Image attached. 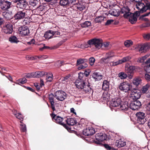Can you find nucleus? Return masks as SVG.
Masks as SVG:
<instances>
[{
	"label": "nucleus",
	"mask_w": 150,
	"mask_h": 150,
	"mask_svg": "<svg viewBox=\"0 0 150 150\" xmlns=\"http://www.w3.org/2000/svg\"><path fill=\"white\" fill-rule=\"evenodd\" d=\"M91 72V70L90 69H88L85 70L84 73L81 72H80V73H83L84 74V76L86 77L89 76Z\"/></svg>",
	"instance_id": "4d7b16f0"
},
{
	"label": "nucleus",
	"mask_w": 150,
	"mask_h": 150,
	"mask_svg": "<svg viewBox=\"0 0 150 150\" xmlns=\"http://www.w3.org/2000/svg\"><path fill=\"white\" fill-rule=\"evenodd\" d=\"M38 2V1L36 0H30L29 2V4L34 7L36 5Z\"/></svg>",
	"instance_id": "603ef678"
},
{
	"label": "nucleus",
	"mask_w": 150,
	"mask_h": 150,
	"mask_svg": "<svg viewBox=\"0 0 150 150\" xmlns=\"http://www.w3.org/2000/svg\"><path fill=\"white\" fill-rule=\"evenodd\" d=\"M109 13L112 16H116L117 15V11L115 9H112L109 11Z\"/></svg>",
	"instance_id": "6e6d98bb"
},
{
	"label": "nucleus",
	"mask_w": 150,
	"mask_h": 150,
	"mask_svg": "<svg viewBox=\"0 0 150 150\" xmlns=\"http://www.w3.org/2000/svg\"><path fill=\"white\" fill-rule=\"evenodd\" d=\"M51 32L52 34V35H53V36H54V37H57V35H60V33L59 31L58 30H51Z\"/></svg>",
	"instance_id": "09e8293b"
},
{
	"label": "nucleus",
	"mask_w": 150,
	"mask_h": 150,
	"mask_svg": "<svg viewBox=\"0 0 150 150\" xmlns=\"http://www.w3.org/2000/svg\"><path fill=\"white\" fill-rule=\"evenodd\" d=\"M142 105L141 102L137 100H133L129 104L130 108L132 110H138Z\"/></svg>",
	"instance_id": "1a4fd4ad"
},
{
	"label": "nucleus",
	"mask_w": 150,
	"mask_h": 150,
	"mask_svg": "<svg viewBox=\"0 0 150 150\" xmlns=\"http://www.w3.org/2000/svg\"><path fill=\"white\" fill-rule=\"evenodd\" d=\"M33 72H32L30 74V73L28 74L25 76V77H26V78H30L32 77L34 78V74H33Z\"/></svg>",
	"instance_id": "0e129e2a"
},
{
	"label": "nucleus",
	"mask_w": 150,
	"mask_h": 150,
	"mask_svg": "<svg viewBox=\"0 0 150 150\" xmlns=\"http://www.w3.org/2000/svg\"><path fill=\"white\" fill-rule=\"evenodd\" d=\"M95 132V129L92 127H89L83 131V134L87 136H91L94 134Z\"/></svg>",
	"instance_id": "f8f14e48"
},
{
	"label": "nucleus",
	"mask_w": 150,
	"mask_h": 150,
	"mask_svg": "<svg viewBox=\"0 0 150 150\" xmlns=\"http://www.w3.org/2000/svg\"><path fill=\"white\" fill-rule=\"evenodd\" d=\"M150 86L149 84H147L144 86L142 88V92L143 93H147L148 92V88Z\"/></svg>",
	"instance_id": "f704fd0d"
},
{
	"label": "nucleus",
	"mask_w": 150,
	"mask_h": 150,
	"mask_svg": "<svg viewBox=\"0 0 150 150\" xmlns=\"http://www.w3.org/2000/svg\"><path fill=\"white\" fill-rule=\"evenodd\" d=\"M140 15L139 12H135L134 13H131V15L128 17L129 18V21L132 23L134 24L137 21V18Z\"/></svg>",
	"instance_id": "ddd939ff"
},
{
	"label": "nucleus",
	"mask_w": 150,
	"mask_h": 150,
	"mask_svg": "<svg viewBox=\"0 0 150 150\" xmlns=\"http://www.w3.org/2000/svg\"><path fill=\"white\" fill-rule=\"evenodd\" d=\"M50 116L52 118L53 121L63 126L65 128H68L69 127L67 126L66 124L62 122L64 119L59 116H57L53 112L50 114Z\"/></svg>",
	"instance_id": "20e7f679"
},
{
	"label": "nucleus",
	"mask_w": 150,
	"mask_h": 150,
	"mask_svg": "<svg viewBox=\"0 0 150 150\" xmlns=\"http://www.w3.org/2000/svg\"><path fill=\"white\" fill-rule=\"evenodd\" d=\"M102 40L94 38L88 40L87 43L89 45H94L96 48L99 49L102 45Z\"/></svg>",
	"instance_id": "423d86ee"
},
{
	"label": "nucleus",
	"mask_w": 150,
	"mask_h": 150,
	"mask_svg": "<svg viewBox=\"0 0 150 150\" xmlns=\"http://www.w3.org/2000/svg\"><path fill=\"white\" fill-rule=\"evenodd\" d=\"M67 126L69 127L68 128H65L68 131H71V126H73L75 124H76L77 122L74 118H67L65 120Z\"/></svg>",
	"instance_id": "9d476101"
},
{
	"label": "nucleus",
	"mask_w": 150,
	"mask_h": 150,
	"mask_svg": "<svg viewBox=\"0 0 150 150\" xmlns=\"http://www.w3.org/2000/svg\"><path fill=\"white\" fill-rule=\"evenodd\" d=\"M13 31L12 25L11 24H8L3 29V31L6 34H11Z\"/></svg>",
	"instance_id": "aec40b11"
},
{
	"label": "nucleus",
	"mask_w": 150,
	"mask_h": 150,
	"mask_svg": "<svg viewBox=\"0 0 150 150\" xmlns=\"http://www.w3.org/2000/svg\"><path fill=\"white\" fill-rule=\"evenodd\" d=\"M54 97L57 100L62 101L66 98L67 94L63 91H58L54 93Z\"/></svg>",
	"instance_id": "0eeeda50"
},
{
	"label": "nucleus",
	"mask_w": 150,
	"mask_h": 150,
	"mask_svg": "<svg viewBox=\"0 0 150 150\" xmlns=\"http://www.w3.org/2000/svg\"><path fill=\"white\" fill-rule=\"evenodd\" d=\"M135 69V67L134 66H129L125 67L126 72L127 73L129 78H132L133 74V71Z\"/></svg>",
	"instance_id": "a211bd4d"
},
{
	"label": "nucleus",
	"mask_w": 150,
	"mask_h": 150,
	"mask_svg": "<svg viewBox=\"0 0 150 150\" xmlns=\"http://www.w3.org/2000/svg\"><path fill=\"white\" fill-rule=\"evenodd\" d=\"M54 95L52 93H51L49 95L48 99L50 103L51 104V108L54 112L55 110L54 107Z\"/></svg>",
	"instance_id": "412c9836"
},
{
	"label": "nucleus",
	"mask_w": 150,
	"mask_h": 150,
	"mask_svg": "<svg viewBox=\"0 0 150 150\" xmlns=\"http://www.w3.org/2000/svg\"><path fill=\"white\" fill-rule=\"evenodd\" d=\"M144 78L147 81H150V75L149 74H145L144 75Z\"/></svg>",
	"instance_id": "338daca9"
},
{
	"label": "nucleus",
	"mask_w": 150,
	"mask_h": 150,
	"mask_svg": "<svg viewBox=\"0 0 150 150\" xmlns=\"http://www.w3.org/2000/svg\"><path fill=\"white\" fill-rule=\"evenodd\" d=\"M69 5L72 4L75 6V7L77 5V4L79 3V1L78 0H69Z\"/></svg>",
	"instance_id": "864d4df0"
},
{
	"label": "nucleus",
	"mask_w": 150,
	"mask_h": 150,
	"mask_svg": "<svg viewBox=\"0 0 150 150\" xmlns=\"http://www.w3.org/2000/svg\"><path fill=\"white\" fill-rule=\"evenodd\" d=\"M46 75V82H51L53 80V74L50 73L48 74L47 73Z\"/></svg>",
	"instance_id": "e433bc0d"
},
{
	"label": "nucleus",
	"mask_w": 150,
	"mask_h": 150,
	"mask_svg": "<svg viewBox=\"0 0 150 150\" xmlns=\"http://www.w3.org/2000/svg\"><path fill=\"white\" fill-rule=\"evenodd\" d=\"M59 4L61 6H64L69 5V0H60Z\"/></svg>",
	"instance_id": "c9c22d12"
},
{
	"label": "nucleus",
	"mask_w": 150,
	"mask_h": 150,
	"mask_svg": "<svg viewBox=\"0 0 150 150\" xmlns=\"http://www.w3.org/2000/svg\"><path fill=\"white\" fill-rule=\"evenodd\" d=\"M131 86L129 83L126 81H124L120 83L118 88L120 90L125 93H128L130 91Z\"/></svg>",
	"instance_id": "39448f33"
},
{
	"label": "nucleus",
	"mask_w": 150,
	"mask_h": 150,
	"mask_svg": "<svg viewBox=\"0 0 150 150\" xmlns=\"http://www.w3.org/2000/svg\"><path fill=\"white\" fill-rule=\"evenodd\" d=\"M130 11V10L128 6L124 7L121 8L120 13L123 14V16L125 18H127L131 15Z\"/></svg>",
	"instance_id": "9b49d317"
},
{
	"label": "nucleus",
	"mask_w": 150,
	"mask_h": 150,
	"mask_svg": "<svg viewBox=\"0 0 150 150\" xmlns=\"http://www.w3.org/2000/svg\"><path fill=\"white\" fill-rule=\"evenodd\" d=\"M110 59L108 57H106L105 56V57L101 58L100 60V62L102 63H104L107 64L109 63Z\"/></svg>",
	"instance_id": "37998d69"
},
{
	"label": "nucleus",
	"mask_w": 150,
	"mask_h": 150,
	"mask_svg": "<svg viewBox=\"0 0 150 150\" xmlns=\"http://www.w3.org/2000/svg\"><path fill=\"white\" fill-rule=\"evenodd\" d=\"M149 46L148 44H145L141 45L139 47V51L141 52H145L149 48Z\"/></svg>",
	"instance_id": "a878e982"
},
{
	"label": "nucleus",
	"mask_w": 150,
	"mask_h": 150,
	"mask_svg": "<svg viewBox=\"0 0 150 150\" xmlns=\"http://www.w3.org/2000/svg\"><path fill=\"white\" fill-rule=\"evenodd\" d=\"M82 90L83 92L85 93H92L93 92V90L89 83L88 84H86Z\"/></svg>",
	"instance_id": "5701e85b"
},
{
	"label": "nucleus",
	"mask_w": 150,
	"mask_h": 150,
	"mask_svg": "<svg viewBox=\"0 0 150 150\" xmlns=\"http://www.w3.org/2000/svg\"><path fill=\"white\" fill-rule=\"evenodd\" d=\"M13 114L17 118L20 120L21 121H23L24 117L20 113H17L16 112H13Z\"/></svg>",
	"instance_id": "58836bf2"
},
{
	"label": "nucleus",
	"mask_w": 150,
	"mask_h": 150,
	"mask_svg": "<svg viewBox=\"0 0 150 150\" xmlns=\"http://www.w3.org/2000/svg\"><path fill=\"white\" fill-rule=\"evenodd\" d=\"M20 33L22 36L28 35L30 33V30L28 27L23 26L19 28Z\"/></svg>",
	"instance_id": "2eb2a0df"
},
{
	"label": "nucleus",
	"mask_w": 150,
	"mask_h": 150,
	"mask_svg": "<svg viewBox=\"0 0 150 150\" xmlns=\"http://www.w3.org/2000/svg\"><path fill=\"white\" fill-rule=\"evenodd\" d=\"M86 78L83 73H79L78 79L75 82L76 87L79 89L82 90L85 85L87 84L86 82Z\"/></svg>",
	"instance_id": "f03ea898"
},
{
	"label": "nucleus",
	"mask_w": 150,
	"mask_h": 150,
	"mask_svg": "<svg viewBox=\"0 0 150 150\" xmlns=\"http://www.w3.org/2000/svg\"><path fill=\"white\" fill-rule=\"evenodd\" d=\"M114 54L113 52L110 51L107 53L105 55L106 57H108V58L110 59L111 58L114 57Z\"/></svg>",
	"instance_id": "8fccbe9b"
},
{
	"label": "nucleus",
	"mask_w": 150,
	"mask_h": 150,
	"mask_svg": "<svg viewBox=\"0 0 150 150\" xmlns=\"http://www.w3.org/2000/svg\"><path fill=\"white\" fill-rule=\"evenodd\" d=\"M136 6L137 8L139 10L136 12H139L140 14L146 11L147 10H150V2L148 0L137 3Z\"/></svg>",
	"instance_id": "f257e3e1"
},
{
	"label": "nucleus",
	"mask_w": 150,
	"mask_h": 150,
	"mask_svg": "<svg viewBox=\"0 0 150 150\" xmlns=\"http://www.w3.org/2000/svg\"><path fill=\"white\" fill-rule=\"evenodd\" d=\"M92 77L94 79L95 81L101 80L103 78V76L99 73L95 72L93 73Z\"/></svg>",
	"instance_id": "393cba45"
},
{
	"label": "nucleus",
	"mask_w": 150,
	"mask_h": 150,
	"mask_svg": "<svg viewBox=\"0 0 150 150\" xmlns=\"http://www.w3.org/2000/svg\"><path fill=\"white\" fill-rule=\"evenodd\" d=\"M91 23L90 21H86L83 23L80 24L81 26L83 28L88 27L91 25Z\"/></svg>",
	"instance_id": "4c0bfd02"
},
{
	"label": "nucleus",
	"mask_w": 150,
	"mask_h": 150,
	"mask_svg": "<svg viewBox=\"0 0 150 150\" xmlns=\"http://www.w3.org/2000/svg\"><path fill=\"white\" fill-rule=\"evenodd\" d=\"M100 146H103L107 150H117L116 149L114 148L107 144H102Z\"/></svg>",
	"instance_id": "a19ab883"
},
{
	"label": "nucleus",
	"mask_w": 150,
	"mask_h": 150,
	"mask_svg": "<svg viewBox=\"0 0 150 150\" xmlns=\"http://www.w3.org/2000/svg\"><path fill=\"white\" fill-rule=\"evenodd\" d=\"M105 18L102 17V16H98V17H96L95 19V21L96 23H101V22L103 21L104 20Z\"/></svg>",
	"instance_id": "79ce46f5"
},
{
	"label": "nucleus",
	"mask_w": 150,
	"mask_h": 150,
	"mask_svg": "<svg viewBox=\"0 0 150 150\" xmlns=\"http://www.w3.org/2000/svg\"><path fill=\"white\" fill-rule=\"evenodd\" d=\"M96 141L95 143L97 144L100 146L102 145L101 142L106 140H109L110 138L107 137L105 133H100L97 134L95 136Z\"/></svg>",
	"instance_id": "7ed1b4c3"
},
{
	"label": "nucleus",
	"mask_w": 150,
	"mask_h": 150,
	"mask_svg": "<svg viewBox=\"0 0 150 150\" xmlns=\"http://www.w3.org/2000/svg\"><path fill=\"white\" fill-rule=\"evenodd\" d=\"M150 14V12H149L148 13H147L146 14L143 15L142 16H141L139 18V19L141 20H144L145 21H148V19L146 18H144V17L147 16H148Z\"/></svg>",
	"instance_id": "3c124183"
},
{
	"label": "nucleus",
	"mask_w": 150,
	"mask_h": 150,
	"mask_svg": "<svg viewBox=\"0 0 150 150\" xmlns=\"http://www.w3.org/2000/svg\"><path fill=\"white\" fill-rule=\"evenodd\" d=\"M131 59V57L129 56L125 57L121 60H119L118 61L114 62L113 65L114 66H116L119 64H122L123 63L129 61Z\"/></svg>",
	"instance_id": "4be33fe9"
},
{
	"label": "nucleus",
	"mask_w": 150,
	"mask_h": 150,
	"mask_svg": "<svg viewBox=\"0 0 150 150\" xmlns=\"http://www.w3.org/2000/svg\"><path fill=\"white\" fill-rule=\"evenodd\" d=\"M18 82L19 83L23 84L27 82V80L25 78H23L18 80Z\"/></svg>",
	"instance_id": "bf43d9fd"
},
{
	"label": "nucleus",
	"mask_w": 150,
	"mask_h": 150,
	"mask_svg": "<svg viewBox=\"0 0 150 150\" xmlns=\"http://www.w3.org/2000/svg\"><path fill=\"white\" fill-rule=\"evenodd\" d=\"M141 81L140 79H136L133 80V83L135 85L138 86L141 83Z\"/></svg>",
	"instance_id": "5fc2aeb1"
},
{
	"label": "nucleus",
	"mask_w": 150,
	"mask_h": 150,
	"mask_svg": "<svg viewBox=\"0 0 150 150\" xmlns=\"http://www.w3.org/2000/svg\"><path fill=\"white\" fill-rule=\"evenodd\" d=\"M70 77V75H69L68 76H66L65 77H63L62 78V81H65L67 82L68 79Z\"/></svg>",
	"instance_id": "69168bd1"
},
{
	"label": "nucleus",
	"mask_w": 150,
	"mask_h": 150,
	"mask_svg": "<svg viewBox=\"0 0 150 150\" xmlns=\"http://www.w3.org/2000/svg\"><path fill=\"white\" fill-rule=\"evenodd\" d=\"M20 122L21 123L20 125L21 131L23 132H26V127L25 125L22 122L20 121Z\"/></svg>",
	"instance_id": "49530a36"
},
{
	"label": "nucleus",
	"mask_w": 150,
	"mask_h": 150,
	"mask_svg": "<svg viewBox=\"0 0 150 150\" xmlns=\"http://www.w3.org/2000/svg\"><path fill=\"white\" fill-rule=\"evenodd\" d=\"M51 30H49L47 31L44 34V37L46 39H49L53 37V35H52Z\"/></svg>",
	"instance_id": "2f4dec72"
},
{
	"label": "nucleus",
	"mask_w": 150,
	"mask_h": 150,
	"mask_svg": "<svg viewBox=\"0 0 150 150\" xmlns=\"http://www.w3.org/2000/svg\"><path fill=\"white\" fill-rule=\"evenodd\" d=\"M128 103L127 102H125L123 103H121L118 109H120L122 110H127L129 108L128 105Z\"/></svg>",
	"instance_id": "7c9ffc66"
},
{
	"label": "nucleus",
	"mask_w": 150,
	"mask_h": 150,
	"mask_svg": "<svg viewBox=\"0 0 150 150\" xmlns=\"http://www.w3.org/2000/svg\"><path fill=\"white\" fill-rule=\"evenodd\" d=\"M136 115L137 118V121L140 122V123L139 122V123L143 124L145 122L144 119L145 117V114L144 113L140 112H137Z\"/></svg>",
	"instance_id": "dca6fc26"
},
{
	"label": "nucleus",
	"mask_w": 150,
	"mask_h": 150,
	"mask_svg": "<svg viewBox=\"0 0 150 150\" xmlns=\"http://www.w3.org/2000/svg\"><path fill=\"white\" fill-rule=\"evenodd\" d=\"M125 145V142L122 141L121 139L117 140L115 143V145L118 148L124 147Z\"/></svg>",
	"instance_id": "c85d7f7f"
},
{
	"label": "nucleus",
	"mask_w": 150,
	"mask_h": 150,
	"mask_svg": "<svg viewBox=\"0 0 150 150\" xmlns=\"http://www.w3.org/2000/svg\"><path fill=\"white\" fill-rule=\"evenodd\" d=\"M143 36L144 38L147 40L150 39V34L148 33L147 34H144Z\"/></svg>",
	"instance_id": "e2e57ef3"
},
{
	"label": "nucleus",
	"mask_w": 150,
	"mask_h": 150,
	"mask_svg": "<svg viewBox=\"0 0 150 150\" xmlns=\"http://www.w3.org/2000/svg\"><path fill=\"white\" fill-rule=\"evenodd\" d=\"M18 7L24 9L28 5V2L25 0H22L17 3Z\"/></svg>",
	"instance_id": "b1692460"
},
{
	"label": "nucleus",
	"mask_w": 150,
	"mask_h": 150,
	"mask_svg": "<svg viewBox=\"0 0 150 150\" xmlns=\"http://www.w3.org/2000/svg\"><path fill=\"white\" fill-rule=\"evenodd\" d=\"M9 41L11 43H17L19 41L17 38L15 36H11L9 38Z\"/></svg>",
	"instance_id": "473e14b6"
},
{
	"label": "nucleus",
	"mask_w": 150,
	"mask_h": 150,
	"mask_svg": "<svg viewBox=\"0 0 150 150\" xmlns=\"http://www.w3.org/2000/svg\"><path fill=\"white\" fill-rule=\"evenodd\" d=\"M26 11L24 10L18 11L14 15L16 19H21L24 18L26 16Z\"/></svg>",
	"instance_id": "4468645a"
},
{
	"label": "nucleus",
	"mask_w": 150,
	"mask_h": 150,
	"mask_svg": "<svg viewBox=\"0 0 150 150\" xmlns=\"http://www.w3.org/2000/svg\"><path fill=\"white\" fill-rule=\"evenodd\" d=\"M2 16L7 20H10L11 22L13 21L12 18V16L8 12H3Z\"/></svg>",
	"instance_id": "c756f323"
},
{
	"label": "nucleus",
	"mask_w": 150,
	"mask_h": 150,
	"mask_svg": "<svg viewBox=\"0 0 150 150\" xmlns=\"http://www.w3.org/2000/svg\"><path fill=\"white\" fill-rule=\"evenodd\" d=\"M118 75V77L122 79H126L127 76H128L127 74L126 73L123 72L119 73Z\"/></svg>",
	"instance_id": "ea45409f"
},
{
	"label": "nucleus",
	"mask_w": 150,
	"mask_h": 150,
	"mask_svg": "<svg viewBox=\"0 0 150 150\" xmlns=\"http://www.w3.org/2000/svg\"><path fill=\"white\" fill-rule=\"evenodd\" d=\"M102 98L104 100H106V101H108V99L109 98V94L108 93H103L102 95Z\"/></svg>",
	"instance_id": "de8ad7c7"
},
{
	"label": "nucleus",
	"mask_w": 150,
	"mask_h": 150,
	"mask_svg": "<svg viewBox=\"0 0 150 150\" xmlns=\"http://www.w3.org/2000/svg\"><path fill=\"white\" fill-rule=\"evenodd\" d=\"M88 61V60L86 59H79L77 60L76 65H79L80 64H82L86 63Z\"/></svg>",
	"instance_id": "72a5a7b5"
},
{
	"label": "nucleus",
	"mask_w": 150,
	"mask_h": 150,
	"mask_svg": "<svg viewBox=\"0 0 150 150\" xmlns=\"http://www.w3.org/2000/svg\"><path fill=\"white\" fill-rule=\"evenodd\" d=\"M133 42L131 40H127L124 42V45L127 47H129L132 45Z\"/></svg>",
	"instance_id": "13d9d810"
},
{
	"label": "nucleus",
	"mask_w": 150,
	"mask_h": 150,
	"mask_svg": "<svg viewBox=\"0 0 150 150\" xmlns=\"http://www.w3.org/2000/svg\"><path fill=\"white\" fill-rule=\"evenodd\" d=\"M144 69L146 71V72L148 73H150V64L146 65L144 67Z\"/></svg>",
	"instance_id": "680f3d73"
},
{
	"label": "nucleus",
	"mask_w": 150,
	"mask_h": 150,
	"mask_svg": "<svg viewBox=\"0 0 150 150\" xmlns=\"http://www.w3.org/2000/svg\"><path fill=\"white\" fill-rule=\"evenodd\" d=\"M77 66H78V69L79 70H81L84 69L87 67L88 66V65L86 63H85L82 64H80L79 65H77Z\"/></svg>",
	"instance_id": "c03bdc74"
},
{
	"label": "nucleus",
	"mask_w": 150,
	"mask_h": 150,
	"mask_svg": "<svg viewBox=\"0 0 150 150\" xmlns=\"http://www.w3.org/2000/svg\"><path fill=\"white\" fill-rule=\"evenodd\" d=\"M89 61L90 65L92 66L94 64L95 62V59L93 57H91L89 58Z\"/></svg>",
	"instance_id": "052dcab7"
},
{
	"label": "nucleus",
	"mask_w": 150,
	"mask_h": 150,
	"mask_svg": "<svg viewBox=\"0 0 150 150\" xmlns=\"http://www.w3.org/2000/svg\"><path fill=\"white\" fill-rule=\"evenodd\" d=\"M141 93V92L139 90L134 89L131 91L130 97L133 100H137L140 98Z\"/></svg>",
	"instance_id": "6e6552de"
},
{
	"label": "nucleus",
	"mask_w": 150,
	"mask_h": 150,
	"mask_svg": "<svg viewBox=\"0 0 150 150\" xmlns=\"http://www.w3.org/2000/svg\"><path fill=\"white\" fill-rule=\"evenodd\" d=\"M34 74V77L39 78L41 77H42L44 75H46L47 74V72H45L44 71H38L36 72H33Z\"/></svg>",
	"instance_id": "cd10ccee"
},
{
	"label": "nucleus",
	"mask_w": 150,
	"mask_h": 150,
	"mask_svg": "<svg viewBox=\"0 0 150 150\" xmlns=\"http://www.w3.org/2000/svg\"><path fill=\"white\" fill-rule=\"evenodd\" d=\"M76 9L78 10H79L81 11L84 9L85 8V7L82 5H81L79 3L78 4H77V5L76 6Z\"/></svg>",
	"instance_id": "a18cd8bd"
},
{
	"label": "nucleus",
	"mask_w": 150,
	"mask_h": 150,
	"mask_svg": "<svg viewBox=\"0 0 150 150\" xmlns=\"http://www.w3.org/2000/svg\"><path fill=\"white\" fill-rule=\"evenodd\" d=\"M121 102L120 98H119L113 99L110 102V105L112 107L119 108Z\"/></svg>",
	"instance_id": "6ab92c4d"
},
{
	"label": "nucleus",
	"mask_w": 150,
	"mask_h": 150,
	"mask_svg": "<svg viewBox=\"0 0 150 150\" xmlns=\"http://www.w3.org/2000/svg\"><path fill=\"white\" fill-rule=\"evenodd\" d=\"M114 21V20L112 19L108 20L107 21L106 23L105 24L106 25H108L111 24Z\"/></svg>",
	"instance_id": "774afa93"
},
{
	"label": "nucleus",
	"mask_w": 150,
	"mask_h": 150,
	"mask_svg": "<svg viewBox=\"0 0 150 150\" xmlns=\"http://www.w3.org/2000/svg\"><path fill=\"white\" fill-rule=\"evenodd\" d=\"M12 5L11 2L9 1L4 0L2 6L0 7L2 10L5 11L10 8Z\"/></svg>",
	"instance_id": "f3484780"
},
{
	"label": "nucleus",
	"mask_w": 150,
	"mask_h": 150,
	"mask_svg": "<svg viewBox=\"0 0 150 150\" xmlns=\"http://www.w3.org/2000/svg\"><path fill=\"white\" fill-rule=\"evenodd\" d=\"M110 83L107 80H104L103 82L102 85V89L105 91H108L109 89Z\"/></svg>",
	"instance_id": "bb28decb"
}]
</instances>
